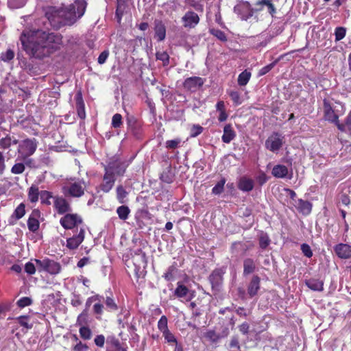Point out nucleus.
Returning a JSON list of instances; mask_svg holds the SVG:
<instances>
[{"mask_svg":"<svg viewBox=\"0 0 351 351\" xmlns=\"http://www.w3.org/2000/svg\"><path fill=\"white\" fill-rule=\"evenodd\" d=\"M181 143V139L179 138L168 140L166 141L165 145L167 149H173L177 148Z\"/></svg>","mask_w":351,"mask_h":351,"instance_id":"nucleus-53","label":"nucleus"},{"mask_svg":"<svg viewBox=\"0 0 351 351\" xmlns=\"http://www.w3.org/2000/svg\"><path fill=\"white\" fill-rule=\"evenodd\" d=\"M125 2L123 0H117V5L116 9V16L118 19L119 22L121 21V17L123 16L125 8Z\"/></svg>","mask_w":351,"mask_h":351,"instance_id":"nucleus-37","label":"nucleus"},{"mask_svg":"<svg viewBox=\"0 0 351 351\" xmlns=\"http://www.w3.org/2000/svg\"><path fill=\"white\" fill-rule=\"evenodd\" d=\"M12 145L11 136L7 134L5 137L0 138V149L5 150L9 149Z\"/></svg>","mask_w":351,"mask_h":351,"instance_id":"nucleus-44","label":"nucleus"},{"mask_svg":"<svg viewBox=\"0 0 351 351\" xmlns=\"http://www.w3.org/2000/svg\"><path fill=\"white\" fill-rule=\"evenodd\" d=\"M155 38L160 42L165 39L166 27L163 22L160 20H156L154 22Z\"/></svg>","mask_w":351,"mask_h":351,"instance_id":"nucleus-21","label":"nucleus"},{"mask_svg":"<svg viewBox=\"0 0 351 351\" xmlns=\"http://www.w3.org/2000/svg\"><path fill=\"white\" fill-rule=\"evenodd\" d=\"M279 60H276L271 63L262 67L258 71V76H263L269 73L278 63Z\"/></svg>","mask_w":351,"mask_h":351,"instance_id":"nucleus-50","label":"nucleus"},{"mask_svg":"<svg viewBox=\"0 0 351 351\" xmlns=\"http://www.w3.org/2000/svg\"><path fill=\"white\" fill-rule=\"evenodd\" d=\"M301 250L304 255L308 258H311L313 256L312 250L308 244L303 243L301 245Z\"/></svg>","mask_w":351,"mask_h":351,"instance_id":"nucleus-59","label":"nucleus"},{"mask_svg":"<svg viewBox=\"0 0 351 351\" xmlns=\"http://www.w3.org/2000/svg\"><path fill=\"white\" fill-rule=\"evenodd\" d=\"M25 271L29 275L34 274L36 272V266L32 262H28L25 265Z\"/></svg>","mask_w":351,"mask_h":351,"instance_id":"nucleus-60","label":"nucleus"},{"mask_svg":"<svg viewBox=\"0 0 351 351\" xmlns=\"http://www.w3.org/2000/svg\"><path fill=\"white\" fill-rule=\"evenodd\" d=\"M53 206L58 214H65L71 211V207L67 200L60 196L53 197Z\"/></svg>","mask_w":351,"mask_h":351,"instance_id":"nucleus-12","label":"nucleus"},{"mask_svg":"<svg viewBox=\"0 0 351 351\" xmlns=\"http://www.w3.org/2000/svg\"><path fill=\"white\" fill-rule=\"evenodd\" d=\"M129 193L122 184L117 185L116 188V197L120 204H125L128 201Z\"/></svg>","mask_w":351,"mask_h":351,"instance_id":"nucleus-26","label":"nucleus"},{"mask_svg":"<svg viewBox=\"0 0 351 351\" xmlns=\"http://www.w3.org/2000/svg\"><path fill=\"white\" fill-rule=\"evenodd\" d=\"M87 3L85 0H77L75 2V8H76L77 11H75L76 14H77V17L80 18L82 16L85 12L86 8Z\"/></svg>","mask_w":351,"mask_h":351,"instance_id":"nucleus-32","label":"nucleus"},{"mask_svg":"<svg viewBox=\"0 0 351 351\" xmlns=\"http://www.w3.org/2000/svg\"><path fill=\"white\" fill-rule=\"evenodd\" d=\"M32 299L28 297H23L17 301V305L21 308H24L32 304Z\"/></svg>","mask_w":351,"mask_h":351,"instance_id":"nucleus-57","label":"nucleus"},{"mask_svg":"<svg viewBox=\"0 0 351 351\" xmlns=\"http://www.w3.org/2000/svg\"><path fill=\"white\" fill-rule=\"evenodd\" d=\"M34 261L39 271H45L52 275H56L60 272V265L54 261L46 258L43 260L35 259Z\"/></svg>","mask_w":351,"mask_h":351,"instance_id":"nucleus-7","label":"nucleus"},{"mask_svg":"<svg viewBox=\"0 0 351 351\" xmlns=\"http://www.w3.org/2000/svg\"><path fill=\"white\" fill-rule=\"evenodd\" d=\"M305 285L313 291H322L324 289V282L318 279L311 278L306 280Z\"/></svg>","mask_w":351,"mask_h":351,"instance_id":"nucleus-29","label":"nucleus"},{"mask_svg":"<svg viewBox=\"0 0 351 351\" xmlns=\"http://www.w3.org/2000/svg\"><path fill=\"white\" fill-rule=\"evenodd\" d=\"M27 226L30 231L36 232L39 228V221H27Z\"/></svg>","mask_w":351,"mask_h":351,"instance_id":"nucleus-61","label":"nucleus"},{"mask_svg":"<svg viewBox=\"0 0 351 351\" xmlns=\"http://www.w3.org/2000/svg\"><path fill=\"white\" fill-rule=\"evenodd\" d=\"M204 128L199 125H193L191 128L190 136L195 138L203 132Z\"/></svg>","mask_w":351,"mask_h":351,"instance_id":"nucleus-54","label":"nucleus"},{"mask_svg":"<svg viewBox=\"0 0 351 351\" xmlns=\"http://www.w3.org/2000/svg\"><path fill=\"white\" fill-rule=\"evenodd\" d=\"M254 182L252 178L242 176L238 181L237 187L243 192H250L253 190Z\"/></svg>","mask_w":351,"mask_h":351,"instance_id":"nucleus-17","label":"nucleus"},{"mask_svg":"<svg viewBox=\"0 0 351 351\" xmlns=\"http://www.w3.org/2000/svg\"><path fill=\"white\" fill-rule=\"evenodd\" d=\"M75 105H76V110L78 117L81 119H85L86 118V112H85V105L82 97V93L81 90L77 92L75 96Z\"/></svg>","mask_w":351,"mask_h":351,"instance_id":"nucleus-15","label":"nucleus"},{"mask_svg":"<svg viewBox=\"0 0 351 351\" xmlns=\"http://www.w3.org/2000/svg\"><path fill=\"white\" fill-rule=\"evenodd\" d=\"M223 333L224 334L223 335H221L216 332L213 330H209L204 333V336L210 343H217L219 341V340L221 338L228 336V330H226V331H224Z\"/></svg>","mask_w":351,"mask_h":351,"instance_id":"nucleus-25","label":"nucleus"},{"mask_svg":"<svg viewBox=\"0 0 351 351\" xmlns=\"http://www.w3.org/2000/svg\"><path fill=\"white\" fill-rule=\"evenodd\" d=\"M186 3L191 8H193L196 11L199 12H204V5L198 1L196 0H186Z\"/></svg>","mask_w":351,"mask_h":351,"instance_id":"nucleus-48","label":"nucleus"},{"mask_svg":"<svg viewBox=\"0 0 351 351\" xmlns=\"http://www.w3.org/2000/svg\"><path fill=\"white\" fill-rule=\"evenodd\" d=\"M210 33L222 42L228 40L226 34L221 29L213 28L210 29Z\"/></svg>","mask_w":351,"mask_h":351,"instance_id":"nucleus-38","label":"nucleus"},{"mask_svg":"<svg viewBox=\"0 0 351 351\" xmlns=\"http://www.w3.org/2000/svg\"><path fill=\"white\" fill-rule=\"evenodd\" d=\"M123 118L121 114L116 113L112 116L111 125L113 128L118 129L123 125Z\"/></svg>","mask_w":351,"mask_h":351,"instance_id":"nucleus-41","label":"nucleus"},{"mask_svg":"<svg viewBox=\"0 0 351 351\" xmlns=\"http://www.w3.org/2000/svg\"><path fill=\"white\" fill-rule=\"evenodd\" d=\"M209 280L212 284L213 287L219 285L222 280V276L220 274L219 271H213L210 276H209Z\"/></svg>","mask_w":351,"mask_h":351,"instance_id":"nucleus-33","label":"nucleus"},{"mask_svg":"<svg viewBox=\"0 0 351 351\" xmlns=\"http://www.w3.org/2000/svg\"><path fill=\"white\" fill-rule=\"evenodd\" d=\"M298 207L300 210L304 215H308L311 213L312 209V204L308 201L300 199L299 202Z\"/></svg>","mask_w":351,"mask_h":351,"instance_id":"nucleus-36","label":"nucleus"},{"mask_svg":"<svg viewBox=\"0 0 351 351\" xmlns=\"http://www.w3.org/2000/svg\"><path fill=\"white\" fill-rule=\"evenodd\" d=\"M251 75V73L250 71H247V70H245L243 72H241L238 76V84L241 86H245L250 81Z\"/></svg>","mask_w":351,"mask_h":351,"instance_id":"nucleus-31","label":"nucleus"},{"mask_svg":"<svg viewBox=\"0 0 351 351\" xmlns=\"http://www.w3.org/2000/svg\"><path fill=\"white\" fill-rule=\"evenodd\" d=\"M125 171L121 168V165L117 162H110L104 167V174L99 189L102 192L107 193L113 188L117 176H122Z\"/></svg>","mask_w":351,"mask_h":351,"instance_id":"nucleus-3","label":"nucleus"},{"mask_svg":"<svg viewBox=\"0 0 351 351\" xmlns=\"http://www.w3.org/2000/svg\"><path fill=\"white\" fill-rule=\"evenodd\" d=\"M288 168L283 165H275L271 171V174L277 178H284L288 174Z\"/></svg>","mask_w":351,"mask_h":351,"instance_id":"nucleus-28","label":"nucleus"},{"mask_svg":"<svg viewBox=\"0 0 351 351\" xmlns=\"http://www.w3.org/2000/svg\"><path fill=\"white\" fill-rule=\"evenodd\" d=\"M158 330L162 332H165L169 330L168 319L165 315H162L158 322L157 324Z\"/></svg>","mask_w":351,"mask_h":351,"instance_id":"nucleus-39","label":"nucleus"},{"mask_svg":"<svg viewBox=\"0 0 351 351\" xmlns=\"http://www.w3.org/2000/svg\"><path fill=\"white\" fill-rule=\"evenodd\" d=\"M20 159V158H17L16 161H15V163L14 164V165L12 167L11 169H10V171L12 174H14V175H19V174H22L25 171V165H28L29 164H30V162L32 161V159H29V160H27L26 161H20L19 162V160Z\"/></svg>","mask_w":351,"mask_h":351,"instance_id":"nucleus-22","label":"nucleus"},{"mask_svg":"<svg viewBox=\"0 0 351 351\" xmlns=\"http://www.w3.org/2000/svg\"><path fill=\"white\" fill-rule=\"evenodd\" d=\"M335 252L339 258L348 259L351 257V245L339 243L335 247Z\"/></svg>","mask_w":351,"mask_h":351,"instance_id":"nucleus-18","label":"nucleus"},{"mask_svg":"<svg viewBox=\"0 0 351 351\" xmlns=\"http://www.w3.org/2000/svg\"><path fill=\"white\" fill-rule=\"evenodd\" d=\"M270 239L266 233L261 232L259 237V245L262 249H265L270 244Z\"/></svg>","mask_w":351,"mask_h":351,"instance_id":"nucleus-45","label":"nucleus"},{"mask_svg":"<svg viewBox=\"0 0 351 351\" xmlns=\"http://www.w3.org/2000/svg\"><path fill=\"white\" fill-rule=\"evenodd\" d=\"M94 341L96 346L99 348H102L104 346L105 337L103 335H97L95 338Z\"/></svg>","mask_w":351,"mask_h":351,"instance_id":"nucleus-64","label":"nucleus"},{"mask_svg":"<svg viewBox=\"0 0 351 351\" xmlns=\"http://www.w3.org/2000/svg\"><path fill=\"white\" fill-rule=\"evenodd\" d=\"M174 295L178 298H185L187 301L192 299L193 295L190 294L189 289L181 282L177 283V287L174 291Z\"/></svg>","mask_w":351,"mask_h":351,"instance_id":"nucleus-19","label":"nucleus"},{"mask_svg":"<svg viewBox=\"0 0 351 351\" xmlns=\"http://www.w3.org/2000/svg\"><path fill=\"white\" fill-rule=\"evenodd\" d=\"M38 142L35 138H26L20 141L17 153L20 160L26 161L36 151Z\"/></svg>","mask_w":351,"mask_h":351,"instance_id":"nucleus-4","label":"nucleus"},{"mask_svg":"<svg viewBox=\"0 0 351 351\" xmlns=\"http://www.w3.org/2000/svg\"><path fill=\"white\" fill-rule=\"evenodd\" d=\"M14 57V53L12 49H8L5 53L1 56V60L3 62H9Z\"/></svg>","mask_w":351,"mask_h":351,"instance_id":"nucleus-55","label":"nucleus"},{"mask_svg":"<svg viewBox=\"0 0 351 351\" xmlns=\"http://www.w3.org/2000/svg\"><path fill=\"white\" fill-rule=\"evenodd\" d=\"M130 210L127 206L122 205L117 208V213L121 219H126Z\"/></svg>","mask_w":351,"mask_h":351,"instance_id":"nucleus-43","label":"nucleus"},{"mask_svg":"<svg viewBox=\"0 0 351 351\" xmlns=\"http://www.w3.org/2000/svg\"><path fill=\"white\" fill-rule=\"evenodd\" d=\"M40 202L42 204L49 206L51 205V199H53V193L48 191H40Z\"/></svg>","mask_w":351,"mask_h":351,"instance_id":"nucleus-35","label":"nucleus"},{"mask_svg":"<svg viewBox=\"0 0 351 351\" xmlns=\"http://www.w3.org/2000/svg\"><path fill=\"white\" fill-rule=\"evenodd\" d=\"M204 83V79L200 77H190L184 80L183 82V87L184 89L189 91L195 92L200 87H202Z\"/></svg>","mask_w":351,"mask_h":351,"instance_id":"nucleus-10","label":"nucleus"},{"mask_svg":"<svg viewBox=\"0 0 351 351\" xmlns=\"http://www.w3.org/2000/svg\"><path fill=\"white\" fill-rule=\"evenodd\" d=\"M261 279L258 276H254L248 285L247 293L250 297H254L260 289Z\"/></svg>","mask_w":351,"mask_h":351,"instance_id":"nucleus-24","label":"nucleus"},{"mask_svg":"<svg viewBox=\"0 0 351 351\" xmlns=\"http://www.w3.org/2000/svg\"><path fill=\"white\" fill-rule=\"evenodd\" d=\"M346 33V29L345 27H336L335 30V40L339 41V40H342L345 37Z\"/></svg>","mask_w":351,"mask_h":351,"instance_id":"nucleus-52","label":"nucleus"},{"mask_svg":"<svg viewBox=\"0 0 351 351\" xmlns=\"http://www.w3.org/2000/svg\"><path fill=\"white\" fill-rule=\"evenodd\" d=\"M128 129L131 131L134 136L138 138L142 133V123L138 120L134 116H128L126 119Z\"/></svg>","mask_w":351,"mask_h":351,"instance_id":"nucleus-11","label":"nucleus"},{"mask_svg":"<svg viewBox=\"0 0 351 351\" xmlns=\"http://www.w3.org/2000/svg\"><path fill=\"white\" fill-rule=\"evenodd\" d=\"M162 334L165 341L169 344L174 345L178 343L176 337L169 330Z\"/></svg>","mask_w":351,"mask_h":351,"instance_id":"nucleus-46","label":"nucleus"},{"mask_svg":"<svg viewBox=\"0 0 351 351\" xmlns=\"http://www.w3.org/2000/svg\"><path fill=\"white\" fill-rule=\"evenodd\" d=\"M79 332H80V337L82 339H84L85 340H88L91 338L92 332L88 327L83 326L80 328Z\"/></svg>","mask_w":351,"mask_h":351,"instance_id":"nucleus-51","label":"nucleus"},{"mask_svg":"<svg viewBox=\"0 0 351 351\" xmlns=\"http://www.w3.org/2000/svg\"><path fill=\"white\" fill-rule=\"evenodd\" d=\"M156 58L162 62L163 66H167L169 64V56L166 51H157Z\"/></svg>","mask_w":351,"mask_h":351,"instance_id":"nucleus-42","label":"nucleus"},{"mask_svg":"<svg viewBox=\"0 0 351 351\" xmlns=\"http://www.w3.org/2000/svg\"><path fill=\"white\" fill-rule=\"evenodd\" d=\"M234 11L242 21H247L257 12L256 6L254 8L248 1L242 0L234 6Z\"/></svg>","mask_w":351,"mask_h":351,"instance_id":"nucleus-6","label":"nucleus"},{"mask_svg":"<svg viewBox=\"0 0 351 351\" xmlns=\"http://www.w3.org/2000/svg\"><path fill=\"white\" fill-rule=\"evenodd\" d=\"M284 137L278 132H274L265 141V147L271 152H278L282 146Z\"/></svg>","mask_w":351,"mask_h":351,"instance_id":"nucleus-8","label":"nucleus"},{"mask_svg":"<svg viewBox=\"0 0 351 351\" xmlns=\"http://www.w3.org/2000/svg\"><path fill=\"white\" fill-rule=\"evenodd\" d=\"M229 347L231 351H240L241 346L239 343V339L237 336H233L231 337Z\"/></svg>","mask_w":351,"mask_h":351,"instance_id":"nucleus-47","label":"nucleus"},{"mask_svg":"<svg viewBox=\"0 0 351 351\" xmlns=\"http://www.w3.org/2000/svg\"><path fill=\"white\" fill-rule=\"evenodd\" d=\"M39 196H40V192L38 186L32 184L28 189V199L32 203H36L38 201Z\"/></svg>","mask_w":351,"mask_h":351,"instance_id":"nucleus-30","label":"nucleus"},{"mask_svg":"<svg viewBox=\"0 0 351 351\" xmlns=\"http://www.w3.org/2000/svg\"><path fill=\"white\" fill-rule=\"evenodd\" d=\"M88 316V312L86 309H84L82 313L79 315L77 319V323L79 325H82L85 323L86 317Z\"/></svg>","mask_w":351,"mask_h":351,"instance_id":"nucleus-62","label":"nucleus"},{"mask_svg":"<svg viewBox=\"0 0 351 351\" xmlns=\"http://www.w3.org/2000/svg\"><path fill=\"white\" fill-rule=\"evenodd\" d=\"M182 21L185 28H194L199 23V17L193 11H188L182 17Z\"/></svg>","mask_w":351,"mask_h":351,"instance_id":"nucleus-13","label":"nucleus"},{"mask_svg":"<svg viewBox=\"0 0 351 351\" xmlns=\"http://www.w3.org/2000/svg\"><path fill=\"white\" fill-rule=\"evenodd\" d=\"M62 227L66 230H72L73 233H77L80 228H84L82 221H60Z\"/></svg>","mask_w":351,"mask_h":351,"instance_id":"nucleus-23","label":"nucleus"},{"mask_svg":"<svg viewBox=\"0 0 351 351\" xmlns=\"http://www.w3.org/2000/svg\"><path fill=\"white\" fill-rule=\"evenodd\" d=\"M84 228H80V231L75 233L73 235L66 241V247L71 250H75L82 243L84 239Z\"/></svg>","mask_w":351,"mask_h":351,"instance_id":"nucleus-14","label":"nucleus"},{"mask_svg":"<svg viewBox=\"0 0 351 351\" xmlns=\"http://www.w3.org/2000/svg\"><path fill=\"white\" fill-rule=\"evenodd\" d=\"M229 96L231 99L236 105H239L241 104L240 93L237 90H231L229 92Z\"/></svg>","mask_w":351,"mask_h":351,"instance_id":"nucleus-56","label":"nucleus"},{"mask_svg":"<svg viewBox=\"0 0 351 351\" xmlns=\"http://www.w3.org/2000/svg\"><path fill=\"white\" fill-rule=\"evenodd\" d=\"M20 40L23 50L32 57L42 60L59 50L62 45V36L58 34L43 30H24Z\"/></svg>","mask_w":351,"mask_h":351,"instance_id":"nucleus-1","label":"nucleus"},{"mask_svg":"<svg viewBox=\"0 0 351 351\" xmlns=\"http://www.w3.org/2000/svg\"><path fill=\"white\" fill-rule=\"evenodd\" d=\"M323 108L325 120L333 123H337L339 116L335 113L330 101L328 99H324Z\"/></svg>","mask_w":351,"mask_h":351,"instance_id":"nucleus-9","label":"nucleus"},{"mask_svg":"<svg viewBox=\"0 0 351 351\" xmlns=\"http://www.w3.org/2000/svg\"><path fill=\"white\" fill-rule=\"evenodd\" d=\"M132 261L136 267L138 269H140L141 266L145 267L147 263L145 253L142 252L141 250H138L132 257Z\"/></svg>","mask_w":351,"mask_h":351,"instance_id":"nucleus-27","label":"nucleus"},{"mask_svg":"<svg viewBox=\"0 0 351 351\" xmlns=\"http://www.w3.org/2000/svg\"><path fill=\"white\" fill-rule=\"evenodd\" d=\"M86 188V182L83 180H77L64 186L62 193L65 197L80 198L84 195Z\"/></svg>","mask_w":351,"mask_h":351,"instance_id":"nucleus-5","label":"nucleus"},{"mask_svg":"<svg viewBox=\"0 0 351 351\" xmlns=\"http://www.w3.org/2000/svg\"><path fill=\"white\" fill-rule=\"evenodd\" d=\"M106 304L107 307L109 308L111 311H116L117 309V306L115 304L114 300L110 297L106 298Z\"/></svg>","mask_w":351,"mask_h":351,"instance_id":"nucleus-63","label":"nucleus"},{"mask_svg":"<svg viewBox=\"0 0 351 351\" xmlns=\"http://www.w3.org/2000/svg\"><path fill=\"white\" fill-rule=\"evenodd\" d=\"M46 17L53 25L60 27L65 25H73L76 21V12L75 6L57 9L50 7L45 13Z\"/></svg>","mask_w":351,"mask_h":351,"instance_id":"nucleus-2","label":"nucleus"},{"mask_svg":"<svg viewBox=\"0 0 351 351\" xmlns=\"http://www.w3.org/2000/svg\"><path fill=\"white\" fill-rule=\"evenodd\" d=\"M237 134L230 123L223 127V134L221 136L223 143L228 144L236 138Z\"/></svg>","mask_w":351,"mask_h":351,"instance_id":"nucleus-20","label":"nucleus"},{"mask_svg":"<svg viewBox=\"0 0 351 351\" xmlns=\"http://www.w3.org/2000/svg\"><path fill=\"white\" fill-rule=\"evenodd\" d=\"M226 180L225 178H222L213 188L212 193L215 195H219L223 191L224 185Z\"/></svg>","mask_w":351,"mask_h":351,"instance_id":"nucleus-40","label":"nucleus"},{"mask_svg":"<svg viewBox=\"0 0 351 351\" xmlns=\"http://www.w3.org/2000/svg\"><path fill=\"white\" fill-rule=\"evenodd\" d=\"M255 269V264L252 259L246 258L243 262V274L248 275L252 274Z\"/></svg>","mask_w":351,"mask_h":351,"instance_id":"nucleus-34","label":"nucleus"},{"mask_svg":"<svg viewBox=\"0 0 351 351\" xmlns=\"http://www.w3.org/2000/svg\"><path fill=\"white\" fill-rule=\"evenodd\" d=\"M175 269V267L170 266L167 271L164 274L163 278L167 281H171L173 279V273Z\"/></svg>","mask_w":351,"mask_h":351,"instance_id":"nucleus-58","label":"nucleus"},{"mask_svg":"<svg viewBox=\"0 0 351 351\" xmlns=\"http://www.w3.org/2000/svg\"><path fill=\"white\" fill-rule=\"evenodd\" d=\"M255 6H256V12H261L263 10L264 6L267 8V12L272 16L276 12V8L273 3L272 0H258L255 3Z\"/></svg>","mask_w":351,"mask_h":351,"instance_id":"nucleus-16","label":"nucleus"},{"mask_svg":"<svg viewBox=\"0 0 351 351\" xmlns=\"http://www.w3.org/2000/svg\"><path fill=\"white\" fill-rule=\"evenodd\" d=\"M25 214V205L23 203L20 204L15 209L13 216L17 219L22 218Z\"/></svg>","mask_w":351,"mask_h":351,"instance_id":"nucleus-49","label":"nucleus"}]
</instances>
